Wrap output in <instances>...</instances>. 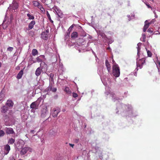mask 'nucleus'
I'll return each instance as SVG.
<instances>
[{
    "mask_svg": "<svg viewBox=\"0 0 160 160\" xmlns=\"http://www.w3.org/2000/svg\"><path fill=\"white\" fill-rule=\"evenodd\" d=\"M113 75L116 78L119 76L120 74V69L118 65L115 63L112 66Z\"/></svg>",
    "mask_w": 160,
    "mask_h": 160,
    "instance_id": "nucleus-1",
    "label": "nucleus"
},
{
    "mask_svg": "<svg viewBox=\"0 0 160 160\" xmlns=\"http://www.w3.org/2000/svg\"><path fill=\"white\" fill-rule=\"evenodd\" d=\"M60 111V109L58 107H57L53 108L51 112L52 117L54 118L57 117L58 114Z\"/></svg>",
    "mask_w": 160,
    "mask_h": 160,
    "instance_id": "nucleus-2",
    "label": "nucleus"
},
{
    "mask_svg": "<svg viewBox=\"0 0 160 160\" xmlns=\"http://www.w3.org/2000/svg\"><path fill=\"white\" fill-rule=\"evenodd\" d=\"M145 58H143L137 61V65L138 69V68H139V69H141L142 68V65L145 63Z\"/></svg>",
    "mask_w": 160,
    "mask_h": 160,
    "instance_id": "nucleus-3",
    "label": "nucleus"
},
{
    "mask_svg": "<svg viewBox=\"0 0 160 160\" xmlns=\"http://www.w3.org/2000/svg\"><path fill=\"white\" fill-rule=\"evenodd\" d=\"M18 7V3L16 1H13L12 4H11L9 8V9L10 10H14L17 9Z\"/></svg>",
    "mask_w": 160,
    "mask_h": 160,
    "instance_id": "nucleus-4",
    "label": "nucleus"
},
{
    "mask_svg": "<svg viewBox=\"0 0 160 160\" xmlns=\"http://www.w3.org/2000/svg\"><path fill=\"white\" fill-rule=\"evenodd\" d=\"M31 151V149L30 148L28 147H24L22 148L20 151V154L21 155H25V154H26L28 151Z\"/></svg>",
    "mask_w": 160,
    "mask_h": 160,
    "instance_id": "nucleus-5",
    "label": "nucleus"
},
{
    "mask_svg": "<svg viewBox=\"0 0 160 160\" xmlns=\"http://www.w3.org/2000/svg\"><path fill=\"white\" fill-rule=\"evenodd\" d=\"M47 107H44L41 111V116L42 118L45 117L48 113Z\"/></svg>",
    "mask_w": 160,
    "mask_h": 160,
    "instance_id": "nucleus-6",
    "label": "nucleus"
},
{
    "mask_svg": "<svg viewBox=\"0 0 160 160\" xmlns=\"http://www.w3.org/2000/svg\"><path fill=\"white\" fill-rule=\"evenodd\" d=\"M39 103L37 101L32 102L30 105V107L31 108L37 109L38 108Z\"/></svg>",
    "mask_w": 160,
    "mask_h": 160,
    "instance_id": "nucleus-7",
    "label": "nucleus"
},
{
    "mask_svg": "<svg viewBox=\"0 0 160 160\" xmlns=\"http://www.w3.org/2000/svg\"><path fill=\"white\" fill-rule=\"evenodd\" d=\"M4 154L5 155H7L9 152L10 150V146L8 145L7 144L4 146Z\"/></svg>",
    "mask_w": 160,
    "mask_h": 160,
    "instance_id": "nucleus-8",
    "label": "nucleus"
},
{
    "mask_svg": "<svg viewBox=\"0 0 160 160\" xmlns=\"http://www.w3.org/2000/svg\"><path fill=\"white\" fill-rule=\"evenodd\" d=\"M5 131L7 134H12L14 133L13 129L11 128H6Z\"/></svg>",
    "mask_w": 160,
    "mask_h": 160,
    "instance_id": "nucleus-9",
    "label": "nucleus"
},
{
    "mask_svg": "<svg viewBox=\"0 0 160 160\" xmlns=\"http://www.w3.org/2000/svg\"><path fill=\"white\" fill-rule=\"evenodd\" d=\"M42 68L39 67L35 71V75L37 77L39 76L41 74Z\"/></svg>",
    "mask_w": 160,
    "mask_h": 160,
    "instance_id": "nucleus-10",
    "label": "nucleus"
},
{
    "mask_svg": "<svg viewBox=\"0 0 160 160\" xmlns=\"http://www.w3.org/2000/svg\"><path fill=\"white\" fill-rule=\"evenodd\" d=\"M105 65L107 67L108 72H110L111 69V66L108 60L107 59L105 61Z\"/></svg>",
    "mask_w": 160,
    "mask_h": 160,
    "instance_id": "nucleus-11",
    "label": "nucleus"
},
{
    "mask_svg": "<svg viewBox=\"0 0 160 160\" xmlns=\"http://www.w3.org/2000/svg\"><path fill=\"white\" fill-rule=\"evenodd\" d=\"M35 24V22L34 21H32L29 24L28 30H30L33 28L34 25Z\"/></svg>",
    "mask_w": 160,
    "mask_h": 160,
    "instance_id": "nucleus-12",
    "label": "nucleus"
},
{
    "mask_svg": "<svg viewBox=\"0 0 160 160\" xmlns=\"http://www.w3.org/2000/svg\"><path fill=\"white\" fill-rule=\"evenodd\" d=\"M149 23L147 21L145 22V25L143 28V31L144 32H146L147 29L148 28Z\"/></svg>",
    "mask_w": 160,
    "mask_h": 160,
    "instance_id": "nucleus-13",
    "label": "nucleus"
},
{
    "mask_svg": "<svg viewBox=\"0 0 160 160\" xmlns=\"http://www.w3.org/2000/svg\"><path fill=\"white\" fill-rule=\"evenodd\" d=\"M23 73V70H21L18 73L17 75V78L18 79H21Z\"/></svg>",
    "mask_w": 160,
    "mask_h": 160,
    "instance_id": "nucleus-14",
    "label": "nucleus"
},
{
    "mask_svg": "<svg viewBox=\"0 0 160 160\" xmlns=\"http://www.w3.org/2000/svg\"><path fill=\"white\" fill-rule=\"evenodd\" d=\"M41 38L43 39L46 40L48 38V35L46 32H43L42 34Z\"/></svg>",
    "mask_w": 160,
    "mask_h": 160,
    "instance_id": "nucleus-15",
    "label": "nucleus"
},
{
    "mask_svg": "<svg viewBox=\"0 0 160 160\" xmlns=\"http://www.w3.org/2000/svg\"><path fill=\"white\" fill-rule=\"evenodd\" d=\"M6 105L9 107H12L13 105V102L11 100H8Z\"/></svg>",
    "mask_w": 160,
    "mask_h": 160,
    "instance_id": "nucleus-16",
    "label": "nucleus"
},
{
    "mask_svg": "<svg viewBox=\"0 0 160 160\" xmlns=\"http://www.w3.org/2000/svg\"><path fill=\"white\" fill-rule=\"evenodd\" d=\"M1 112L2 113H6L8 111V108L5 106H3L1 108Z\"/></svg>",
    "mask_w": 160,
    "mask_h": 160,
    "instance_id": "nucleus-17",
    "label": "nucleus"
},
{
    "mask_svg": "<svg viewBox=\"0 0 160 160\" xmlns=\"http://www.w3.org/2000/svg\"><path fill=\"white\" fill-rule=\"evenodd\" d=\"M56 12L59 17L60 18H62L63 17V14L61 10H58L57 11H56Z\"/></svg>",
    "mask_w": 160,
    "mask_h": 160,
    "instance_id": "nucleus-18",
    "label": "nucleus"
},
{
    "mask_svg": "<svg viewBox=\"0 0 160 160\" xmlns=\"http://www.w3.org/2000/svg\"><path fill=\"white\" fill-rule=\"evenodd\" d=\"M71 38H75L78 37V33L76 32H73L71 35Z\"/></svg>",
    "mask_w": 160,
    "mask_h": 160,
    "instance_id": "nucleus-19",
    "label": "nucleus"
},
{
    "mask_svg": "<svg viewBox=\"0 0 160 160\" xmlns=\"http://www.w3.org/2000/svg\"><path fill=\"white\" fill-rule=\"evenodd\" d=\"M32 53L33 56H35L38 54V51L36 49H34L32 51Z\"/></svg>",
    "mask_w": 160,
    "mask_h": 160,
    "instance_id": "nucleus-20",
    "label": "nucleus"
},
{
    "mask_svg": "<svg viewBox=\"0 0 160 160\" xmlns=\"http://www.w3.org/2000/svg\"><path fill=\"white\" fill-rule=\"evenodd\" d=\"M46 14L48 19L50 21V22L52 23H53V22L51 19L50 15L49 14L48 12V11H47Z\"/></svg>",
    "mask_w": 160,
    "mask_h": 160,
    "instance_id": "nucleus-21",
    "label": "nucleus"
},
{
    "mask_svg": "<svg viewBox=\"0 0 160 160\" xmlns=\"http://www.w3.org/2000/svg\"><path fill=\"white\" fill-rule=\"evenodd\" d=\"M27 16L28 17V19H32L33 20L34 19V17L32 15L30 14L29 13H28L27 14Z\"/></svg>",
    "mask_w": 160,
    "mask_h": 160,
    "instance_id": "nucleus-22",
    "label": "nucleus"
},
{
    "mask_svg": "<svg viewBox=\"0 0 160 160\" xmlns=\"http://www.w3.org/2000/svg\"><path fill=\"white\" fill-rule=\"evenodd\" d=\"M15 141V140L13 138H10L8 142V143L9 144H13Z\"/></svg>",
    "mask_w": 160,
    "mask_h": 160,
    "instance_id": "nucleus-23",
    "label": "nucleus"
},
{
    "mask_svg": "<svg viewBox=\"0 0 160 160\" xmlns=\"http://www.w3.org/2000/svg\"><path fill=\"white\" fill-rule=\"evenodd\" d=\"M33 3L34 6L36 7H38L40 4V3L36 1H34Z\"/></svg>",
    "mask_w": 160,
    "mask_h": 160,
    "instance_id": "nucleus-24",
    "label": "nucleus"
},
{
    "mask_svg": "<svg viewBox=\"0 0 160 160\" xmlns=\"http://www.w3.org/2000/svg\"><path fill=\"white\" fill-rule=\"evenodd\" d=\"M50 77L51 78V81H53V77L54 76V75L52 73H51L50 74Z\"/></svg>",
    "mask_w": 160,
    "mask_h": 160,
    "instance_id": "nucleus-25",
    "label": "nucleus"
},
{
    "mask_svg": "<svg viewBox=\"0 0 160 160\" xmlns=\"http://www.w3.org/2000/svg\"><path fill=\"white\" fill-rule=\"evenodd\" d=\"M45 3L47 5L49 4L51 2V0H44Z\"/></svg>",
    "mask_w": 160,
    "mask_h": 160,
    "instance_id": "nucleus-26",
    "label": "nucleus"
},
{
    "mask_svg": "<svg viewBox=\"0 0 160 160\" xmlns=\"http://www.w3.org/2000/svg\"><path fill=\"white\" fill-rule=\"evenodd\" d=\"M65 90L66 92L69 94H70L71 93V92L69 90V89L68 88H66Z\"/></svg>",
    "mask_w": 160,
    "mask_h": 160,
    "instance_id": "nucleus-27",
    "label": "nucleus"
},
{
    "mask_svg": "<svg viewBox=\"0 0 160 160\" xmlns=\"http://www.w3.org/2000/svg\"><path fill=\"white\" fill-rule=\"evenodd\" d=\"M5 133L2 130H0V137L3 136L4 135Z\"/></svg>",
    "mask_w": 160,
    "mask_h": 160,
    "instance_id": "nucleus-28",
    "label": "nucleus"
},
{
    "mask_svg": "<svg viewBox=\"0 0 160 160\" xmlns=\"http://www.w3.org/2000/svg\"><path fill=\"white\" fill-rule=\"evenodd\" d=\"M13 49V47H9L8 48L7 50L8 51L11 52L12 51Z\"/></svg>",
    "mask_w": 160,
    "mask_h": 160,
    "instance_id": "nucleus-29",
    "label": "nucleus"
},
{
    "mask_svg": "<svg viewBox=\"0 0 160 160\" xmlns=\"http://www.w3.org/2000/svg\"><path fill=\"white\" fill-rule=\"evenodd\" d=\"M78 96V95L75 93L73 92L72 93V97L73 98H75Z\"/></svg>",
    "mask_w": 160,
    "mask_h": 160,
    "instance_id": "nucleus-30",
    "label": "nucleus"
},
{
    "mask_svg": "<svg viewBox=\"0 0 160 160\" xmlns=\"http://www.w3.org/2000/svg\"><path fill=\"white\" fill-rule=\"evenodd\" d=\"M49 133L51 135H54L55 134V133L53 131V130H51L49 132Z\"/></svg>",
    "mask_w": 160,
    "mask_h": 160,
    "instance_id": "nucleus-31",
    "label": "nucleus"
},
{
    "mask_svg": "<svg viewBox=\"0 0 160 160\" xmlns=\"http://www.w3.org/2000/svg\"><path fill=\"white\" fill-rule=\"evenodd\" d=\"M52 86L50 85L48 88V90L52 91Z\"/></svg>",
    "mask_w": 160,
    "mask_h": 160,
    "instance_id": "nucleus-32",
    "label": "nucleus"
},
{
    "mask_svg": "<svg viewBox=\"0 0 160 160\" xmlns=\"http://www.w3.org/2000/svg\"><path fill=\"white\" fill-rule=\"evenodd\" d=\"M52 86L50 85L48 88V90L52 91Z\"/></svg>",
    "mask_w": 160,
    "mask_h": 160,
    "instance_id": "nucleus-33",
    "label": "nucleus"
},
{
    "mask_svg": "<svg viewBox=\"0 0 160 160\" xmlns=\"http://www.w3.org/2000/svg\"><path fill=\"white\" fill-rule=\"evenodd\" d=\"M56 91H57V89L56 88L52 87V92H56Z\"/></svg>",
    "mask_w": 160,
    "mask_h": 160,
    "instance_id": "nucleus-34",
    "label": "nucleus"
},
{
    "mask_svg": "<svg viewBox=\"0 0 160 160\" xmlns=\"http://www.w3.org/2000/svg\"><path fill=\"white\" fill-rule=\"evenodd\" d=\"M37 7L40 9H41L42 8H43L42 6L40 4H39V5Z\"/></svg>",
    "mask_w": 160,
    "mask_h": 160,
    "instance_id": "nucleus-35",
    "label": "nucleus"
},
{
    "mask_svg": "<svg viewBox=\"0 0 160 160\" xmlns=\"http://www.w3.org/2000/svg\"><path fill=\"white\" fill-rule=\"evenodd\" d=\"M41 11V12L42 13H44V11H45V10H44V8H42L41 9H40Z\"/></svg>",
    "mask_w": 160,
    "mask_h": 160,
    "instance_id": "nucleus-36",
    "label": "nucleus"
},
{
    "mask_svg": "<svg viewBox=\"0 0 160 160\" xmlns=\"http://www.w3.org/2000/svg\"><path fill=\"white\" fill-rule=\"evenodd\" d=\"M42 64H43L44 65L45 67H47V65L44 62H43L42 63H41V64H40L41 67L42 66Z\"/></svg>",
    "mask_w": 160,
    "mask_h": 160,
    "instance_id": "nucleus-37",
    "label": "nucleus"
},
{
    "mask_svg": "<svg viewBox=\"0 0 160 160\" xmlns=\"http://www.w3.org/2000/svg\"><path fill=\"white\" fill-rule=\"evenodd\" d=\"M147 54L149 57H150V52L149 50H147Z\"/></svg>",
    "mask_w": 160,
    "mask_h": 160,
    "instance_id": "nucleus-38",
    "label": "nucleus"
},
{
    "mask_svg": "<svg viewBox=\"0 0 160 160\" xmlns=\"http://www.w3.org/2000/svg\"><path fill=\"white\" fill-rule=\"evenodd\" d=\"M140 49V48L139 47V46H138V48H137L138 54Z\"/></svg>",
    "mask_w": 160,
    "mask_h": 160,
    "instance_id": "nucleus-39",
    "label": "nucleus"
},
{
    "mask_svg": "<svg viewBox=\"0 0 160 160\" xmlns=\"http://www.w3.org/2000/svg\"><path fill=\"white\" fill-rule=\"evenodd\" d=\"M30 132L32 134H34L35 132V131L34 130H31L30 131Z\"/></svg>",
    "mask_w": 160,
    "mask_h": 160,
    "instance_id": "nucleus-40",
    "label": "nucleus"
},
{
    "mask_svg": "<svg viewBox=\"0 0 160 160\" xmlns=\"http://www.w3.org/2000/svg\"><path fill=\"white\" fill-rule=\"evenodd\" d=\"M69 145L70 146H71V147H72V148H73V147L74 146V144H71V143H69Z\"/></svg>",
    "mask_w": 160,
    "mask_h": 160,
    "instance_id": "nucleus-41",
    "label": "nucleus"
},
{
    "mask_svg": "<svg viewBox=\"0 0 160 160\" xmlns=\"http://www.w3.org/2000/svg\"><path fill=\"white\" fill-rule=\"evenodd\" d=\"M73 25H72L69 28V30H71L73 28Z\"/></svg>",
    "mask_w": 160,
    "mask_h": 160,
    "instance_id": "nucleus-42",
    "label": "nucleus"
},
{
    "mask_svg": "<svg viewBox=\"0 0 160 160\" xmlns=\"http://www.w3.org/2000/svg\"><path fill=\"white\" fill-rule=\"evenodd\" d=\"M146 5L148 7V8H150V5L149 4H146Z\"/></svg>",
    "mask_w": 160,
    "mask_h": 160,
    "instance_id": "nucleus-43",
    "label": "nucleus"
},
{
    "mask_svg": "<svg viewBox=\"0 0 160 160\" xmlns=\"http://www.w3.org/2000/svg\"><path fill=\"white\" fill-rule=\"evenodd\" d=\"M158 71L159 72H160V68H158Z\"/></svg>",
    "mask_w": 160,
    "mask_h": 160,
    "instance_id": "nucleus-44",
    "label": "nucleus"
},
{
    "mask_svg": "<svg viewBox=\"0 0 160 160\" xmlns=\"http://www.w3.org/2000/svg\"><path fill=\"white\" fill-rule=\"evenodd\" d=\"M110 49V47H108L107 48V49L108 50H109Z\"/></svg>",
    "mask_w": 160,
    "mask_h": 160,
    "instance_id": "nucleus-45",
    "label": "nucleus"
},
{
    "mask_svg": "<svg viewBox=\"0 0 160 160\" xmlns=\"http://www.w3.org/2000/svg\"><path fill=\"white\" fill-rule=\"evenodd\" d=\"M30 32H32V36L34 34V33L33 32H32L31 31H30Z\"/></svg>",
    "mask_w": 160,
    "mask_h": 160,
    "instance_id": "nucleus-46",
    "label": "nucleus"
},
{
    "mask_svg": "<svg viewBox=\"0 0 160 160\" xmlns=\"http://www.w3.org/2000/svg\"><path fill=\"white\" fill-rule=\"evenodd\" d=\"M48 31L47 30L46 31V33H47V34L48 33Z\"/></svg>",
    "mask_w": 160,
    "mask_h": 160,
    "instance_id": "nucleus-47",
    "label": "nucleus"
},
{
    "mask_svg": "<svg viewBox=\"0 0 160 160\" xmlns=\"http://www.w3.org/2000/svg\"><path fill=\"white\" fill-rule=\"evenodd\" d=\"M158 65H159V68H160V62H159V63H158Z\"/></svg>",
    "mask_w": 160,
    "mask_h": 160,
    "instance_id": "nucleus-48",
    "label": "nucleus"
},
{
    "mask_svg": "<svg viewBox=\"0 0 160 160\" xmlns=\"http://www.w3.org/2000/svg\"><path fill=\"white\" fill-rule=\"evenodd\" d=\"M2 66V63L0 62V68Z\"/></svg>",
    "mask_w": 160,
    "mask_h": 160,
    "instance_id": "nucleus-49",
    "label": "nucleus"
},
{
    "mask_svg": "<svg viewBox=\"0 0 160 160\" xmlns=\"http://www.w3.org/2000/svg\"><path fill=\"white\" fill-rule=\"evenodd\" d=\"M148 31H149V32L150 31V28H149V29H148Z\"/></svg>",
    "mask_w": 160,
    "mask_h": 160,
    "instance_id": "nucleus-50",
    "label": "nucleus"
},
{
    "mask_svg": "<svg viewBox=\"0 0 160 160\" xmlns=\"http://www.w3.org/2000/svg\"><path fill=\"white\" fill-rule=\"evenodd\" d=\"M150 32H151V34L152 32V31L151 30Z\"/></svg>",
    "mask_w": 160,
    "mask_h": 160,
    "instance_id": "nucleus-51",
    "label": "nucleus"
},
{
    "mask_svg": "<svg viewBox=\"0 0 160 160\" xmlns=\"http://www.w3.org/2000/svg\"><path fill=\"white\" fill-rule=\"evenodd\" d=\"M150 56H151V57L152 56V54L151 53V55H150Z\"/></svg>",
    "mask_w": 160,
    "mask_h": 160,
    "instance_id": "nucleus-52",
    "label": "nucleus"
},
{
    "mask_svg": "<svg viewBox=\"0 0 160 160\" xmlns=\"http://www.w3.org/2000/svg\"><path fill=\"white\" fill-rule=\"evenodd\" d=\"M119 98H118V99H117V100H119Z\"/></svg>",
    "mask_w": 160,
    "mask_h": 160,
    "instance_id": "nucleus-53",
    "label": "nucleus"
},
{
    "mask_svg": "<svg viewBox=\"0 0 160 160\" xmlns=\"http://www.w3.org/2000/svg\"><path fill=\"white\" fill-rule=\"evenodd\" d=\"M152 2H153V0H152Z\"/></svg>",
    "mask_w": 160,
    "mask_h": 160,
    "instance_id": "nucleus-54",
    "label": "nucleus"
},
{
    "mask_svg": "<svg viewBox=\"0 0 160 160\" xmlns=\"http://www.w3.org/2000/svg\"><path fill=\"white\" fill-rule=\"evenodd\" d=\"M157 17H158V16H156V18H157Z\"/></svg>",
    "mask_w": 160,
    "mask_h": 160,
    "instance_id": "nucleus-55",
    "label": "nucleus"
}]
</instances>
